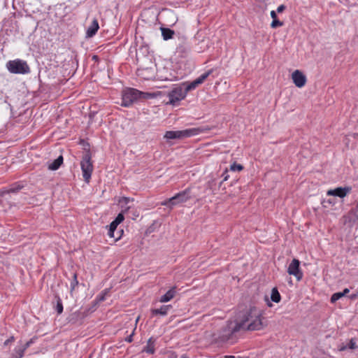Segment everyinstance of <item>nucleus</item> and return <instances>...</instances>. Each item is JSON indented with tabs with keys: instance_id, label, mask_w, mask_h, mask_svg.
Masks as SVG:
<instances>
[{
	"instance_id": "41",
	"label": "nucleus",
	"mask_w": 358,
	"mask_h": 358,
	"mask_svg": "<svg viewBox=\"0 0 358 358\" xmlns=\"http://www.w3.org/2000/svg\"><path fill=\"white\" fill-rule=\"evenodd\" d=\"M357 219H358V215H357Z\"/></svg>"
},
{
	"instance_id": "42",
	"label": "nucleus",
	"mask_w": 358,
	"mask_h": 358,
	"mask_svg": "<svg viewBox=\"0 0 358 358\" xmlns=\"http://www.w3.org/2000/svg\"><path fill=\"white\" fill-rule=\"evenodd\" d=\"M357 208H358V205H357Z\"/></svg>"
},
{
	"instance_id": "18",
	"label": "nucleus",
	"mask_w": 358,
	"mask_h": 358,
	"mask_svg": "<svg viewBox=\"0 0 358 358\" xmlns=\"http://www.w3.org/2000/svg\"><path fill=\"white\" fill-rule=\"evenodd\" d=\"M117 227V224L113 221L109 226V230L108 232V235L110 238H113L115 241H117L120 238V235H118V236L115 235V231L116 230Z\"/></svg>"
},
{
	"instance_id": "2",
	"label": "nucleus",
	"mask_w": 358,
	"mask_h": 358,
	"mask_svg": "<svg viewBox=\"0 0 358 358\" xmlns=\"http://www.w3.org/2000/svg\"><path fill=\"white\" fill-rule=\"evenodd\" d=\"M239 331L236 321H229L220 330L212 334V342L218 345L226 343L232 344L235 342L234 334Z\"/></svg>"
},
{
	"instance_id": "30",
	"label": "nucleus",
	"mask_w": 358,
	"mask_h": 358,
	"mask_svg": "<svg viewBox=\"0 0 358 358\" xmlns=\"http://www.w3.org/2000/svg\"><path fill=\"white\" fill-rule=\"evenodd\" d=\"M130 201H131V199L128 197H122V199H120L119 202L122 205H123V204L127 205Z\"/></svg>"
},
{
	"instance_id": "14",
	"label": "nucleus",
	"mask_w": 358,
	"mask_h": 358,
	"mask_svg": "<svg viewBox=\"0 0 358 358\" xmlns=\"http://www.w3.org/2000/svg\"><path fill=\"white\" fill-rule=\"evenodd\" d=\"M176 287H173L171 288L169 291L166 292V293L164 295H162L159 301L161 303H166L170 301L173 297L176 296Z\"/></svg>"
},
{
	"instance_id": "3",
	"label": "nucleus",
	"mask_w": 358,
	"mask_h": 358,
	"mask_svg": "<svg viewBox=\"0 0 358 358\" xmlns=\"http://www.w3.org/2000/svg\"><path fill=\"white\" fill-rule=\"evenodd\" d=\"M151 94L144 93L134 88H129L122 92V106L128 107L131 106L134 101L143 98L147 99L152 97Z\"/></svg>"
},
{
	"instance_id": "10",
	"label": "nucleus",
	"mask_w": 358,
	"mask_h": 358,
	"mask_svg": "<svg viewBox=\"0 0 358 358\" xmlns=\"http://www.w3.org/2000/svg\"><path fill=\"white\" fill-rule=\"evenodd\" d=\"M33 343V339L29 340L26 343L22 344L21 342L14 348L11 353L10 358H22L24 352Z\"/></svg>"
},
{
	"instance_id": "12",
	"label": "nucleus",
	"mask_w": 358,
	"mask_h": 358,
	"mask_svg": "<svg viewBox=\"0 0 358 358\" xmlns=\"http://www.w3.org/2000/svg\"><path fill=\"white\" fill-rule=\"evenodd\" d=\"M292 80L297 87H303L307 81L306 76L299 70H295L292 73Z\"/></svg>"
},
{
	"instance_id": "5",
	"label": "nucleus",
	"mask_w": 358,
	"mask_h": 358,
	"mask_svg": "<svg viewBox=\"0 0 358 358\" xmlns=\"http://www.w3.org/2000/svg\"><path fill=\"white\" fill-rule=\"evenodd\" d=\"M199 129L196 128L187 129L181 131H168L164 134V138L168 140L182 139L197 135Z\"/></svg>"
},
{
	"instance_id": "35",
	"label": "nucleus",
	"mask_w": 358,
	"mask_h": 358,
	"mask_svg": "<svg viewBox=\"0 0 358 358\" xmlns=\"http://www.w3.org/2000/svg\"><path fill=\"white\" fill-rule=\"evenodd\" d=\"M349 292H350L349 289L345 288V289H344V290L343 292H341V293L343 294V296H344L345 294L349 293Z\"/></svg>"
},
{
	"instance_id": "20",
	"label": "nucleus",
	"mask_w": 358,
	"mask_h": 358,
	"mask_svg": "<svg viewBox=\"0 0 358 358\" xmlns=\"http://www.w3.org/2000/svg\"><path fill=\"white\" fill-rule=\"evenodd\" d=\"M271 299L275 303H278L280 301L281 296L277 288L274 287L272 289Z\"/></svg>"
},
{
	"instance_id": "32",
	"label": "nucleus",
	"mask_w": 358,
	"mask_h": 358,
	"mask_svg": "<svg viewBox=\"0 0 358 358\" xmlns=\"http://www.w3.org/2000/svg\"><path fill=\"white\" fill-rule=\"evenodd\" d=\"M285 9V6L284 5H280L278 7L277 11L278 13L282 12Z\"/></svg>"
},
{
	"instance_id": "11",
	"label": "nucleus",
	"mask_w": 358,
	"mask_h": 358,
	"mask_svg": "<svg viewBox=\"0 0 358 358\" xmlns=\"http://www.w3.org/2000/svg\"><path fill=\"white\" fill-rule=\"evenodd\" d=\"M189 189H187L185 191L179 192L174 196L170 198V201H171V206H176L179 203L186 202L189 198Z\"/></svg>"
},
{
	"instance_id": "8",
	"label": "nucleus",
	"mask_w": 358,
	"mask_h": 358,
	"mask_svg": "<svg viewBox=\"0 0 358 358\" xmlns=\"http://www.w3.org/2000/svg\"><path fill=\"white\" fill-rule=\"evenodd\" d=\"M212 72L213 70H209L207 72L204 73L203 74L201 75L199 78H197L192 83L189 84L182 83V85L184 87L186 92L188 93V92L194 90L197 86L203 83L204 80L212 73Z\"/></svg>"
},
{
	"instance_id": "13",
	"label": "nucleus",
	"mask_w": 358,
	"mask_h": 358,
	"mask_svg": "<svg viewBox=\"0 0 358 358\" xmlns=\"http://www.w3.org/2000/svg\"><path fill=\"white\" fill-rule=\"evenodd\" d=\"M352 190L350 187H339L334 189H329L327 191V194L328 196H334L340 198H344Z\"/></svg>"
},
{
	"instance_id": "26",
	"label": "nucleus",
	"mask_w": 358,
	"mask_h": 358,
	"mask_svg": "<svg viewBox=\"0 0 358 358\" xmlns=\"http://www.w3.org/2000/svg\"><path fill=\"white\" fill-rule=\"evenodd\" d=\"M283 25V22H280L277 19H275V20H273L271 24V27L272 28H276L278 27H281Z\"/></svg>"
},
{
	"instance_id": "22",
	"label": "nucleus",
	"mask_w": 358,
	"mask_h": 358,
	"mask_svg": "<svg viewBox=\"0 0 358 358\" xmlns=\"http://www.w3.org/2000/svg\"><path fill=\"white\" fill-rule=\"evenodd\" d=\"M152 344L153 343L152 342V339L150 338L148 341V346L145 350L147 352L150 354H153L155 352V348Z\"/></svg>"
},
{
	"instance_id": "28",
	"label": "nucleus",
	"mask_w": 358,
	"mask_h": 358,
	"mask_svg": "<svg viewBox=\"0 0 358 358\" xmlns=\"http://www.w3.org/2000/svg\"><path fill=\"white\" fill-rule=\"evenodd\" d=\"M124 220V215L122 213H119L115 220L113 221L117 225Z\"/></svg>"
},
{
	"instance_id": "19",
	"label": "nucleus",
	"mask_w": 358,
	"mask_h": 358,
	"mask_svg": "<svg viewBox=\"0 0 358 358\" xmlns=\"http://www.w3.org/2000/svg\"><path fill=\"white\" fill-rule=\"evenodd\" d=\"M162 35L164 40H169L171 38L174 34V31L168 28H162Z\"/></svg>"
},
{
	"instance_id": "21",
	"label": "nucleus",
	"mask_w": 358,
	"mask_h": 358,
	"mask_svg": "<svg viewBox=\"0 0 358 358\" xmlns=\"http://www.w3.org/2000/svg\"><path fill=\"white\" fill-rule=\"evenodd\" d=\"M357 348V342L356 340L354 338H352L350 341L348 345H342L340 347L339 350L340 351H344L346 349H352L354 350Z\"/></svg>"
},
{
	"instance_id": "36",
	"label": "nucleus",
	"mask_w": 358,
	"mask_h": 358,
	"mask_svg": "<svg viewBox=\"0 0 358 358\" xmlns=\"http://www.w3.org/2000/svg\"><path fill=\"white\" fill-rule=\"evenodd\" d=\"M331 203H332V202H331L330 200L324 201V202H323V206H324V207H327V204H326V203H329V204H331Z\"/></svg>"
},
{
	"instance_id": "15",
	"label": "nucleus",
	"mask_w": 358,
	"mask_h": 358,
	"mask_svg": "<svg viewBox=\"0 0 358 358\" xmlns=\"http://www.w3.org/2000/svg\"><path fill=\"white\" fill-rule=\"evenodd\" d=\"M171 305H164L162 306L159 308L152 309L151 310V313L152 315H160L162 316H165L167 315L169 310L171 308Z\"/></svg>"
},
{
	"instance_id": "4",
	"label": "nucleus",
	"mask_w": 358,
	"mask_h": 358,
	"mask_svg": "<svg viewBox=\"0 0 358 358\" xmlns=\"http://www.w3.org/2000/svg\"><path fill=\"white\" fill-rule=\"evenodd\" d=\"M6 68L10 73L15 74H24L30 71L27 63L19 59L8 62Z\"/></svg>"
},
{
	"instance_id": "29",
	"label": "nucleus",
	"mask_w": 358,
	"mask_h": 358,
	"mask_svg": "<svg viewBox=\"0 0 358 358\" xmlns=\"http://www.w3.org/2000/svg\"><path fill=\"white\" fill-rule=\"evenodd\" d=\"M15 338H14V336H10L8 339H7L4 343H3V348L8 347V345H10L13 341H14Z\"/></svg>"
},
{
	"instance_id": "16",
	"label": "nucleus",
	"mask_w": 358,
	"mask_h": 358,
	"mask_svg": "<svg viewBox=\"0 0 358 358\" xmlns=\"http://www.w3.org/2000/svg\"><path fill=\"white\" fill-rule=\"evenodd\" d=\"M99 28V23L97 20L94 19L93 20L92 24L90 25V27L87 28V37H92L96 31H98Z\"/></svg>"
},
{
	"instance_id": "38",
	"label": "nucleus",
	"mask_w": 358,
	"mask_h": 358,
	"mask_svg": "<svg viewBox=\"0 0 358 358\" xmlns=\"http://www.w3.org/2000/svg\"><path fill=\"white\" fill-rule=\"evenodd\" d=\"M129 208V207H125V209L123 210V212L125 213L126 211L128 210Z\"/></svg>"
},
{
	"instance_id": "1",
	"label": "nucleus",
	"mask_w": 358,
	"mask_h": 358,
	"mask_svg": "<svg viewBox=\"0 0 358 358\" xmlns=\"http://www.w3.org/2000/svg\"><path fill=\"white\" fill-rule=\"evenodd\" d=\"M262 320L260 310L252 308L243 314L240 321L236 322L240 330L257 331L266 326Z\"/></svg>"
},
{
	"instance_id": "23",
	"label": "nucleus",
	"mask_w": 358,
	"mask_h": 358,
	"mask_svg": "<svg viewBox=\"0 0 358 358\" xmlns=\"http://www.w3.org/2000/svg\"><path fill=\"white\" fill-rule=\"evenodd\" d=\"M343 296V294H342L341 292L334 293L331 297V302L335 303L336 301H338Z\"/></svg>"
},
{
	"instance_id": "7",
	"label": "nucleus",
	"mask_w": 358,
	"mask_h": 358,
	"mask_svg": "<svg viewBox=\"0 0 358 358\" xmlns=\"http://www.w3.org/2000/svg\"><path fill=\"white\" fill-rule=\"evenodd\" d=\"M187 92L182 85L173 88L169 92L168 96L169 98V103L176 105L177 103L184 99L187 96Z\"/></svg>"
},
{
	"instance_id": "25",
	"label": "nucleus",
	"mask_w": 358,
	"mask_h": 358,
	"mask_svg": "<svg viewBox=\"0 0 358 358\" xmlns=\"http://www.w3.org/2000/svg\"><path fill=\"white\" fill-rule=\"evenodd\" d=\"M243 169V166L241 164H237L236 163L233 164L231 165L230 166V170L232 171H242Z\"/></svg>"
},
{
	"instance_id": "34",
	"label": "nucleus",
	"mask_w": 358,
	"mask_h": 358,
	"mask_svg": "<svg viewBox=\"0 0 358 358\" xmlns=\"http://www.w3.org/2000/svg\"><path fill=\"white\" fill-rule=\"evenodd\" d=\"M133 336H134V331L132 332V334L129 336H128L126 338V341H127L129 343H131L133 341V338H132Z\"/></svg>"
},
{
	"instance_id": "40",
	"label": "nucleus",
	"mask_w": 358,
	"mask_h": 358,
	"mask_svg": "<svg viewBox=\"0 0 358 358\" xmlns=\"http://www.w3.org/2000/svg\"><path fill=\"white\" fill-rule=\"evenodd\" d=\"M181 358H186L185 357H182Z\"/></svg>"
},
{
	"instance_id": "31",
	"label": "nucleus",
	"mask_w": 358,
	"mask_h": 358,
	"mask_svg": "<svg viewBox=\"0 0 358 358\" xmlns=\"http://www.w3.org/2000/svg\"><path fill=\"white\" fill-rule=\"evenodd\" d=\"M161 204L162 206H170V207L173 206H171V201H170V199L163 201Z\"/></svg>"
},
{
	"instance_id": "27",
	"label": "nucleus",
	"mask_w": 358,
	"mask_h": 358,
	"mask_svg": "<svg viewBox=\"0 0 358 358\" xmlns=\"http://www.w3.org/2000/svg\"><path fill=\"white\" fill-rule=\"evenodd\" d=\"M78 284V282L77 280V275L76 273H73V280L71 283V292H72L76 286Z\"/></svg>"
},
{
	"instance_id": "37",
	"label": "nucleus",
	"mask_w": 358,
	"mask_h": 358,
	"mask_svg": "<svg viewBox=\"0 0 358 358\" xmlns=\"http://www.w3.org/2000/svg\"><path fill=\"white\" fill-rule=\"evenodd\" d=\"M105 299V296L104 295H102L101 296L99 297V301H102Z\"/></svg>"
},
{
	"instance_id": "24",
	"label": "nucleus",
	"mask_w": 358,
	"mask_h": 358,
	"mask_svg": "<svg viewBox=\"0 0 358 358\" xmlns=\"http://www.w3.org/2000/svg\"><path fill=\"white\" fill-rule=\"evenodd\" d=\"M56 310L58 314H61L63 311V305L59 298H58L57 301Z\"/></svg>"
},
{
	"instance_id": "17",
	"label": "nucleus",
	"mask_w": 358,
	"mask_h": 358,
	"mask_svg": "<svg viewBox=\"0 0 358 358\" xmlns=\"http://www.w3.org/2000/svg\"><path fill=\"white\" fill-rule=\"evenodd\" d=\"M63 163V157L59 156L57 159L54 160L52 163L48 165V169L50 170L55 171L59 169V167Z\"/></svg>"
},
{
	"instance_id": "39",
	"label": "nucleus",
	"mask_w": 358,
	"mask_h": 358,
	"mask_svg": "<svg viewBox=\"0 0 358 358\" xmlns=\"http://www.w3.org/2000/svg\"><path fill=\"white\" fill-rule=\"evenodd\" d=\"M138 320H139V317H138L136 318V324L138 322Z\"/></svg>"
},
{
	"instance_id": "33",
	"label": "nucleus",
	"mask_w": 358,
	"mask_h": 358,
	"mask_svg": "<svg viewBox=\"0 0 358 358\" xmlns=\"http://www.w3.org/2000/svg\"><path fill=\"white\" fill-rule=\"evenodd\" d=\"M271 17L273 18V20L277 19V15L275 11L271 10Z\"/></svg>"
},
{
	"instance_id": "6",
	"label": "nucleus",
	"mask_w": 358,
	"mask_h": 358,
	"mask_svg": "<svg viewBox=\"0 0 358 358\" xmlns=\"http://www.w3.org/2000/svg\"><path fill=\"white\" fill-rule=\"evenodd\" d=\"M80 166L84 180L88 183L93 171V164L91 161V155L88 152L83 156L80 162Z\"/></svg>"
},
{
	"instance_id": "9",
	"label": "nucleus",
	"mask_w": 358,
	"mask_h": 358,
	"mask_svg": "<svg viewBox=\"0 0 358 358\" xmlns=\"http://www.w3.org/2000/svg\"><path fill=\"white\" fill-rule=\"evenodd\" d=\"M287 273L290 275H294L298 281L301 280L303 278V272L300 269V262L294 259L292 262L289 264Z\"/></svg>"
}]
</instances>
